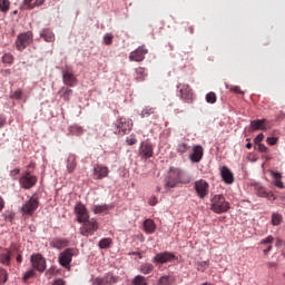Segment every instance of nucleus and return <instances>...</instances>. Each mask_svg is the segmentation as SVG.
Returning a JSON list of instances; mask_svg holds the SVG:
<instances>
[{
    "instance_id": "obj_41",
    "label": "nucleus",
    "mask_w": 285,
    "mask_h": 285,
    "mask_svg": "<svg viewBox=\"0 0 285 285\" xmlns=\"http://www.w3.org/2000/svg\"><path fill=\"white\" fill-rule=\"evenodd\" d=\"M104 279H105V285L117 284V276L107 275V276H104Z\"/></svg>"
},
{
    "instance_id": "obj_4",
    "label": "nucleus",
    "mask_w": 285,
    "mask_h": 285,
    "mask_svg": "<svg viewBox=\"0 0 285 285\" xmlns=\"http://www.w3.org/2000/svg\"><path fill=\"white\" fill-rule=\"evenodd\" d=\"M212 210L222 215V213H228L230 210V204L226 202L223 195H216L212 199Z\"/></svg>"
},
{
    "instance_id": "obj_45",
    "label": "nucleus",
    "mask_w": 285,
    "mask_h": 285,
    "mask_svg": "<svg viewBox=\"0 0 285 285\" xmlns=\"http://www.w3.org/2000/svg\"><path fill=\"white\" fill-rule=\"evenodd\" d=\"M55 275H57V268H55V267H51L50 269H48L46 272L47 279H52V277H55Z\"/></svg>"
},
{
    "instance_id": "obj_20",
    "label": "nucleus",
    "mask_w": 285,
    "mask_h": 285,
    "mask_svg": "<svg viewBox=\"0 0 285 285\" xmlns=\"http://www.w3.org/2000/svg\"><path fill=\"white\" fill-rule=\"evenodd\" d=\"M250 128L252 130H271L272 126L267 119H258L250 121Z\"/></svg>"
},
{
    "instance_id": "obj_26",
    "label": "nucleus",
    "mask_w": 285,
    "mask_h": 285,
    "mask_svg": "<svg viewBox=\"0 0 285 285\" xmlns=\"http://www.w3.org/2000/svg\"><path fill=\"white\" fill-rule=\"evenodd\" d=\"M144 228H145V233H147V235H153V233H155V230H157V225L155 224V220L146 219L144 222Z\"/></svg>"
},
{
    "instance_id": "obj_39",
    "label": "nucleus",
    "mask_w": 285,
    "mask_h": 285,
    "mask_svg": "<svg viewBox=\"0 0 285 285\" xmlns=\"http://www.w3.org/2000/svg\"><path fill=\"white\" fill-rule=\"evenodd\" d=\"M141 117H150V115H155V108L153 107H145L141 111Z\"/></svg>"
},
{
    "instance_id": "obj_64",
    "label": "nucleus",
    "mask_w": 285,
    "mask_h": 285,
    "mask_svg": "<svg viewBox=\"0 0 285 285\" xmlns=\"http://www.w3.org/2000/svg\"><path fill=\"white\" fill-rule=\"evenodd\" d=\"M272 250H273V245H268V247L265 248V249L263 250V253H264V255H268V253L272 252Z\"/></svg>"
},
{
    "instance_id": "obj_25",
    "label": "nucleus",
    "mask_w": 285,
    "mask_h": 285,
    "mask_svg": "<svg viewBox=\"0 0 285 285\" xmlns=\"http://www.w3.org/2000/svg\"><path fill=\"white\" fill-rule=\"evenodd\" d=\"M136 72V81L141 82L146 81V77H148V70L144 67H138L135 69Z\"/></svg>"
},
{
    "instance_id": "obj_23",
    "label": "nucleus",
    "mask_w": 285,
    "mask_h": 285,
    "mask_svg": "<svg viewBox=\"0 0 285 285\" xmlns=\"http://www.w3.org/2000/svg\"><path fill=\"white\" fill-rule=\"evenodd\" d=\"M68 244H70V242L67 238H53L50 243V246L61 250V248L68 247Z\"/></svg>"
},
{
    "instance_id": "obj_62",
    "label": "nucleus",
    "mask_w": 285,
    "mask_h": 285,
    "mask_svg": "<svg viewBox=\"0 0 285 285\" xmlns=\"http://www.w3.org/2000/svg\"><path fill=\"white\" fill-rule=\"evenodd\" d=\"M3 208H6V200L3 197H0V213L3 210Z\"/></svg>"
},
{
    "instance_id": "obj_10",
    "label": "nucleus",
    "mask_w": 285,
    "mask_h": 285,
    "mask_svg": "<svg viewBox=\"0 0 285 285\" xmlns=\"http://www.w3.org/2000/svg\"><path fill=\"white\" fill-rule=\"evenodd\" d=\"M75 215L79 224H83V222H87V219H90V214H88V209L86 208V205L81 203L76 204Z\"/></svg>"
},
{
    "instance_id": "obj_38",
    "label": "nucleus",
    "mask_w": 285,
    "mask_h": 285,
    "mask_svg": "<svg viewBox=\"0 0 285 285\" xmlns=\"http://www.w3.org/2000/svg\"><path fill=\"white\" fill-rule=\"evenodd\" d=\"M134 285H148V283H146V277L141 276V275H137L134 281H132Z\"/></svg>"
},
{
    "instance_id": "obj_46",
    "label": "nucleus",
    "mask_w": 285,
    "mask_h": 285,
    "mask_svg": "<svg viewBox=\"0 0 285 285\" xmlns=\"http://www.w3.org/2000/svg\"><path fill=\"white\" fill-rule=\"evenodd\" d=\"M23 97V91L18 89L10 95V99H21Z\"/></svg>"
},
{
    "instance_id": "obj_58",
    "label": "nucleus",
    "mask_w": 285,
    "mask_h": 285,
    "mask_svg": "<svg viewBox=\"0 0 285 285\" xmlns=\"http://www.w3.org/2000/svg\"><path fill=\"white\" fill-rule=\"evenodd\" d=\"M157 203H158V200H157L156 196H151L149 198V206H157Z\"/></svg>"
},
{
    "instance_id": "obj_13",
    "label": "nucleus",
    "mask_w": 285,
    "mask_h": 285,
    "mask_svg": "<svg viewBox=\"0 0 285 285\" xmlns=\"http://www.w3.org/2000/svg\"><path fill=\"white\" fill-rule=\"evenodd\" d=\"M177 259V256L170 252H163L156 254L153 258L154 264H168V262H173Z\"/></svg>"
},
{
    "instance_id": "obj_59",
    "label": "nucleus",
    "mask_w": 285,
    "mask_h": 285,
    "mask_svg": "<svg viewBox=\"0 0 285 285\" xmlns=\"http://www.w3.org/2000/svg\"><path fill=\"white\" fill-rule=\"evenodd\" d=\"M51 285H66V281L63 278L55 279Z\"/></svg>"
},
{
    "instance_id": "obj_42",
    "label": "nucleus",
    "mask_w": 285,
    "mask_h": 285,
    "mask_svg": "<svg viewBox=\"0 0 285 285\" xmlns=\"http://www.w3.org/2000/svg\"><path fill=\"white\" fill-rule=\"evenodd\" d=\"M8 282V272L0 267V284H6Z\"/></svg>"
},
{
    "instance_id": "obj_22",
    "label": "nucleus",
    "mask_w": 285,
    "mask_h": 285,
    "mask_svg": "<svg viewBox=\"0 0 285 285\" xmlns=\"http://www.w3.org/2000/svg\"><path fill=\"white\" fill-rule=\"evenodd\" d=\"M67 173H69V175H72V173H75V170H77V155L75 154H69L67 157Z\"/></svg>"
},
{
    "instance_id": "obj_3",
    "label": "nucleus",
    "mask_w": 285,
    "mask_h": 285,
    "mask_svg": "<svg viewBox=\"0 0 285 285\" xmlns=\"http://www.w3.org/2000/svg\"><path fill=\"white\" fill-rule=\"evenodd\" d=\"M132 130V119L121 117L117 119L114 124L115 135H128Z\"/></svg>"
},
{
    "instance_id": "obj_15",
    "label": "nucleus",
    "mask_w": 285,
    "mask_h": 285,
    "mask_svg": "<svg viewBox=\"0 0 285 285\" xmlns=\"http://www.w3.org/2000/svg\"><path fill=\"white\" fill-rule=\"evenodd\" d=\"M191 150L189 155L190 161H193V164H199V161L204 159V147H202V145H194Z\"/></svg>"
},
{
    "instance_id": "obj_53",
    "label": "nucleus",
    "mask_w": 285,
    "mask_h": 285,
    "mask_svg": "<svg viewBox=\"0 0 285 285\" xmlns=\"http://www.w3.org/2000/svg\"><path fill=\"white\" fill-rule=\"evenodd\" d=\"M256 146H257L258 153H268V147H266V145L261 142V144H258Z\"/></svg>"
},
{
    "instance_id": "obj_36",
    "label": "nucleus",
    "mask_w": 285,
    "mask_h": 285,
    "mask_svg": "<svg viewBox=\"0 0 285 285\" xmlns=\"http://www.w3.org/2000/svg\"><path fill=\"white\" fill-rule=\"evenodd\" d=\"M22 9L23 10H35V0H23Z\"/></svg>"
},
{
    "instance_id": "obj_33",
    "label": "nucleus",
    "mask_w": 285,
    "mask_h": 285,
    "mask_svg": "<svg viewBox=\"0 0 285 285\" xmlns=\"http://www.w3.org/2000/svg\"><path fill=\"white\" fill-rule=\"evenodd\" d=\"M154 268H155V266H153V264L146 263L140 266V273H142V275H150V273H153Z\"/></svg>"
},
{
    "instance_id": "obj_7",
    "label": "nucleus",
    "mask_w": 285,
    "mask_h": 285,
    "mask_svg": "<svg viewBox=\"0 0 285 285\" xmlns=\"http://www.w3.org/2000/svg\"><path fill=\"white\" fill-rule=\"evenodd\" d=\"M75 248H66L62 253L59 254L58 262L60 266L70 271V264L72 263V257H75Z\"/></svg>"
},
{
    "instance_id": "obj_1",
    "label": "nucleus",
    "mask_w": 285,
    "mask_h": 285,
    "mask_svg": "<svg viewBox=\"0 0 285 285\" xmlns=\"http://www.w3.org/2000/svg\"><path fill=\"white\" fill-rule=\"evenodd\" d=\"M184 183V171L177 167H171L165 179V188H177L178 184Z\"/></svg>"
},
{
    "instance_id": "obj_8",
    "label": "nucleus",
    "mask_w": 285,
    "mask_h": 285,
    "mask_svg": "<svg viewBox=\"0 0 285 285\" xmlns=\"http://www.w3.org/2000/svg\"><path fill=\"white\" fill-rule=\"evenodd\" d=\"M14 253H18L17 246H11L10 248H0V264L3 266H11Z\"/></svg>"
},
{
    "instance_id": "obj_17",
    "label": "nucleus",
    "mask_w": 285,
    "mask_h": 285,
    "mask_svg": "<svg viewBox=\"0 0 285 285\" xmlns=\"http://www.w3.org/2000/svg\"><path fill=\"white\" fill-rule=\"evenodd\" d=\"M220 176L223 181L227 184V186L235 184V175L233 174V170H230V168L226 166L220 167Z\"/></svg>"
},
{
    "instance_id": "obj_63",
    "label": "nucleus",
    "mask_w": 285,
    "mask_h": 285,
    "mask_svg": "<svg viewBox=\"0 0 285 285\" xmlns=\"http://www.w3.org/2000/svg\"><path fill=\"white\" fill-rule=\"evenodd\" d=\"M6 126V117L0 116V128H3Z\"/></svg>"
},
{
    "instance_id": "obj_47",
    "label": "nucleus",
    "mask_w": 285,
    "mask_h": 285,
    "mask_svg": "<svg viewBox=\"0 0 285 285\" xmlns=\"http://www.w3.org/2000/svg\"><path fill=\"white\" fill-rule=\"evenodd\" d=\"M19 173H21V169L20 168H14L10 171V177L17 181V179H19Z\"/></svg>"
},
{
    "instance_id": "obj_37",
    "label": "nucleus",
    "mask_w": 285,
    "mask_h": 285,
    "mask_svg": "<svg viewBox=\"0 0 285 285\" xmlns=\"http://www.w3.org/2000/svg\"><path fill=\"white\" fill-rule=\"evenodd\" d=\"M10 10V0H0V11L8 12Z\"/></svg>"
},
{
    "instance_id": "obj_14",
    "label": "nucleus",
    "mask_w": 285,
    "mask_h": 285,
    "mask_svg": "<svg viewBox=\"0 0 285 285\" xmlns=\"http://www.w3.org/2000/svg\"><path fill=\"white\" fill-rule=\"evenodd\" d=\"M147 52L148 49H146V46H140L136 50L130 52L129 61L141 62L144 61V59H146Z\"/></svg>"
},
{
    "instance_id": "obj_44",
    "label": "nucleus",
    "mask_w": 285,
    "mask_h": 285,
    "mask_svg": "<svg viewBox=\"0 0 285 285\" xmlns=\"http://www.w3.org/2000/svg\"><path fill=\"white\" fill-rule=\"evenodd\" d=\"M177 153H179V155H184L185 153H188V144L186 142L179 144L177 147Z\"/></svg>"
},
{
    "instance_id": "obj_21",
    "label": "nucleus",
    "mask_w": 285,
    "mask_h": 285,
    "mask_svg": "<svg viewBox=\"0 0 285 285\" xmlns=\"http://www.w3.org/2000/svg\"><path fill=\"white\" fill-rule=\"evenodd\" d=\"M62 81L65 86H69L70 88H75V86H77V77H75V73L70 71H63Z\"/></svg>"
},
{
    "instance_id": "obj_5",
    "label": "nucleus",
    "mask_w": 285,
    "mask_h": 285,
    "mask_svg": "<svg viewBox=\"0 0 285 285\" xmlns=\"http://www.w3.org/2000/svg\"><path fill=\"white\" fill-rule=\"evenodd\" d=\"M33 39H35V36L32 31H27L18 35L16 39L17 50H19V52H23V50H26L27 47L32 43Z\"/></svg>"
},
{
    "instance_id": "obj_34",
    "label": "nucleus",
    "mask_w": 285,
    "mask_h": 285,
    "mask_svg": "<svg viewBox=\"0 0 285 285\" xmlns=\"http://www.w3.org/2000/svg\"><path fill=\"white\" fill-rule=\"evenodd\" d=\"M98 246L101 249L110 248V246H112V238L100 239V242L98 243Z\"/></svg>"
},
{
    "instance_id": "obj_49",
    "label": "nucleus",
    "mask_w": 285,
    "mask_h": 285,
    "mask_svg": "<svg viewBox=\"0 0 285 285\" xmlns=\"http://www.w3.org/2000/svg\"><path fill=\"white\" fill-rule=\"evenodd\" d=\"M31 277H35V269L26 272L22 279L23 282H28Z\"/></svg>"
},
{
    "instance_id": "obj_48",
    "label": "nucleus",
    "mask_w": 285,
    "mask_h": 285,
    "mask_svg": "<svg viewBox=\"0 0 285 285\" xmlns=\"http://www.w3.org/2000/svg\"><path fill=\"white\" fill-rule=\"evenodd\" d=\"M112 39H114L112 33L105 35L104 41L106 46H112Z\"/></svg>"
},
{
    "instance_id": "obj_40",
    "label": "nucleus",
    "mask_w": 285,
    "mask_h": 285,
    "mask_svg": "<svg viewBox=\"0 0 285 285\" xmlns=\"http://www.w3.org/2000/svg\"><path fill=\"white\" fill-rule=\"evenodd\" d=\"M206 101H207V104H216L217 102V95L213 91L208 92L206 95Z\"/></svg>"
},
{
    "instance_id": "obj_2",
    "label": "nucleus",
    "mask_w": 285,
    "mask_h": 285,
    "mask_svg": "<svg viewBox=\"0 0 285 285\" xmlns=\"http://www.w3.org/2000/svg\"><path fill=\"white\" fill-rule=\"evenodd\" d=\"M39 208V197L37 195H32L28 200L23 203L20 208V213L22 217H32L37 209Z\"/></svg>"
},
{
    "instance_id": "obj_27",
    "label": "nucleus",
    "mask_w": 285,
    "mask_h": 285,
    "mask_svg": "<svg viewBox=\"0 0 285 285\" xmlns=\"http://www.w3.org/2000/svg\"><path fill=\"white\" fill-rule=\"evenodd\" d=\"M40 37L47 41V43H52L55 41V32H52L50 29H43Z\"/></svg>"
},
{
    "instance_id": "obj_54",
    "label": "nucleus",
    "mask_w": 285,
    "mask_h": 285,
    "mask_svg": "<svg viewBox=\"0 0 285 285\" xmlns=\"http://www.w3.org/2000/svg\"><path fill=\"white\" fill-rule=\"evenodd\" d=\"M14 255H17L16 262L18 264H21V262H23V256H21V252H19V248H17V252H14Z\"/></svg>"
},
{
    "instance_id": "obj_60",
    "label": "nucleus",
    "mask_w": 285,
    "mask_h": 285,
    "mask_svg": "<svg viewBox=\"0 0 285 285\" xmlns=\"http://www.w3.org/2000/svg\"><path fill=\"white\" fill-rule=\"evenodd\" d=\"M46 3V0H36L33 2L35 8H39L40 6H43Z\"/></svg>"
},
{
    "instance_id": "obj_9",
    "label": "nucleus",
    "mask_w": 285,
    "mask_h": 285,
    "mask_svg": "<svg viewBox=\"0 0 285 285\" xmlns=\"http://www.w3.org/2000/svg\"><path fill=\"white\" fill-rule=\"evenodd\" d=\"M37 181H38L37 176L30 174V171H27L19 179V185H20V188H23L24 190H30V188H33V186H37Z\"/></svg>"
},
{
    "instance_id": "obj_57",
    "label": "nucleus",
    "mask_w": 285,
    "mask_h": 285,
    "mask_svg": "<svg viewBox=\"0 0 285 285\" xmlns=\"http://www.w3.org/2000/svg\"><path fill=\"white\" fill-rule=\"evenodd\" d=\"M262 141H264V134H259L258 136H256V138L254 139V142L256 145L262 144Z\"/></svg>"
},
{
    "instance_id": "obj_35",
    "label": "nucleus",
    "mask_w": 285,
    "mask_h": 285,
    "mask_svg": "<svg viewBox=\"0 0 285 285\" xmlns=\"http://www.w3.org/2000/svg\"><path fill=\"white\" fill-rule=\"evenodd\" d=\"M2 63H7L8 66H12V63H14V56H12V53H4L2 56Z\"/></svg>"
},
{
    "instance_id": "obj_30",
    "label": "nucleus",
    "mask_w": 285,
    "mask_h": 285,
    "mask_svg": "<svg viewBox=\"0 0 285 285\" xmlns=\"http://www.w3.org/2000/svg\"><path fill=\"white\" fill-rule=\"evenodd\" d=\"M258 197H265L266 199H275V195L272 191H266V188L258 187L257 188Z\"/></svg>"
},
{
    "instance_id": "obj_50",
    "label": "nucleus",
    "mask_w": 285,
    "mask_h": 285,
    "mask_svg": "<svg viewBox=\"0 0 285 285\" xmlns=\"http://www.w3.org/2000/svg\"><path fill=\"white\" fill-rule=\"evenodd\" d=\"M92 285H106V281L104 277H96L92 279Z\"/></svg>"
},
{
    "instance_id": "obj_18",
    "label": "nucleus",
    "mask_w": 285,
    "mask_h": 285,
    "mask_svg": "<svg viewBox=\"0 0 285 285\" xmlns=\"http://www.w3.org/2000/svg\"><path fill=\"white\" fill-rule=\"evenodd\" d=\"M139 155L142 157V159H150L154 155V147L153 144L148 141H144L140 145Z\"/></svg>"
},
{
    "instance_id": "obj_19",
    "label": "nucleus",
    "mask_w": 285,
    "mask_h": 285,
    "mask_svg": "<svg viewBox=\"0 0 285 285\" xmlns=\"http://www.w3.org/2000/svg\"><path fill=\"white\" fill-rule=\"evenodd\" d=\"M110 174V169L104 165H95L94 166V179H106Z\"/></svg>"
},
{
    "instance_id": "obj_12",
    "label": "nucleus",
    "mask_w": 285,
    "mask_h": 285,
    "mask_svg": "<svg viewBox=\"0 0 285 285\" xmlns=\"http://www.w3.org/2000/svg\"><path fill=\"white\" fill-rule=\"evenodd\" d=\"M194 188L199 197V199H204L205 197H208L209 188L210 186L208 183L204 179L195 181Z\"/></svg>"
},
{
    "instance_id": "obj_24",
    "label": "nucleus",
    "mask_w": 285,
    "mask_h": 285,
    "mask_svg": "<svg viewBox=\"0 0 285 285\" xmlns=\"http://www.w3.org/2000/svg\"><path fill=\"white\" fill-rule=\"evenodd\" d=\"M269 175L274 177V186L281 190H284L285 186L284 181H282V174L279 171L269 170Z\"/></svg>"
},
{
    "instance_id": "obj_61",
    "label": "nucleus",
    "mask_w": 285,
    "mask_h": 285,
    "mask_svg": "<svg viewBox=\"0 0 285 285\" xmlns=\"http://www.w3.org/2000/svg\"><path fill=\"white\" fill-rule=\"evenodd\" d=\"M126 142L128 144V146H135V144H137V140L135 138H127Z\"/></svg>"
},
{
    "instance_id": "obj_16",
    "label": "nucleus",
    "mask_w": 285,
    "mask_h": 285,
    "mask_svg": "<svg viewBox=\"0 0 285 285\" xmlns=\"http://www.w3.org/2000/svg\"><path fill=\"white\" fill-rule=\"evenodd\" d=\"M177 88L180 89V99L190 104V101H193V89H190V86L179 83L177 85Z\"/></svg>"
},
{
    "instance_id": "obj_11",
    "label": "nucleus",
    "mask_w": 285,
    "mask_h": 285,
    "mask_svg": "<svg viewBox=\"0 0 285 285\" xmlns=\"http://www.w3.org/2000/svg\"><path fill=\"white\" fill-rule=\"evenodd\" d=\"M33 271H38V273H43L46 271V258L41 254H33L30 258Z\"/></svg>"
},
{
    "instance_id": "obj_43",
    "label": "nucleus",
    "mask_w": 285,
    "mask_h": 285,
    "mask_svg": "<svg viewBox=\"0 0 285 285\" xmlns=\"http://www.w3.org/2000/svg\"><path fill=\"white\" fill-rule=\"evenodd\" d=\"M272 224L273 226H279V224H282V216L279 214H273Z\"/></svg>"
},
{
    "instance_id": "obj_6",
    "label": "nucleus",
    "mask_w": 285,
    "mask_h": 285,
    "mask_svg": "<svg viewBox=\"0 0 285 285\" xmlns=\"http://www.w3.org/2000/svg\"><path fill=\"white\" fill-rule=\"evenodd\" d=\"M99 230V223L95 218H87V220L82 222V226L80 227V235L83 237H90V235H95Z\"/></svg>"
},
{
    "instance_id": "obj_29",
    "label": "nucleus",
    "mask_w": 285,
    "mask_h": 285,
    "mask_svg": "<svg viewBox=\"0 0 285 285\" xmlns=\"http://www.w3.org/2000/svg\"><path fill=\"white\" fill-rule=\"evenodd\" d=\"M176 279L173 275H165L161 276L158 281V285H173L175 284Z\"/></svg>"
},
{
    "instance_id": "obj_28",
    "label": "nucleus",
    "mask_w": 285,
    "mask_h": 285,
    "mask_svg": "<svg viewBox=\"0 0 285 285\" xmlns=\"http://www.w3.org/2000/svg\"><path fill=\"white\" fill-rule=\"evenodd\" d=\"M112 208V205H95L92 212L95 215H101V213H108Z\"/></svg>"
},
{
    "instance_id": "obj_51",
    "label": "nucleus",
    "mask_w": 285,
    "mask_h": 285,
    "mask_svg": "<svg viewBox=\"0 0 285 285\" xmlns=\"http://www.w3.org/2000/svg\"><path fill=\"white\" fill-rule=\"evenodd\" d=\"M208 268V263L207 262H200L197 265V271H200V273H204Z\"/></svg>"
},
{
    "instance_id": "obj_55",
    "label": "nucleus",
    "mask_w": 285,
    "mask_h": 285,
    "mask_svg": "<svg viewBox=\"0 0 285 285\" xmlns=\"http://www.w3.org/2000/svg\"><path fill=\"white\" fill-rule=\"evenodd\" d=\"M275 242V238L273 236H267L265 239L261 240V244H273Z\"/></svg>"
},
{
    "instance_id": "obj_32",
    "label": "nucleus",
    "mask_w": 285,
    "mask_h": 285,
    "mask_svg": "<svg viewBox=\"0 0 285 285\" xmlns=\"http://www.w3.org/2000/svg\"><path fill=\"white\" fill-rule=\"evenodd\" d=\"M60 97H62L65 101H70V97H72V89L62 87L60 90Z\"/></svg>"
},
{
    "instance_id": "obj_52",
    "label": "nucleus",
    "mask_w": 285,
    "mask_h": 285,
    "mask_svg": "<svg viewBox=\"0 0 285 285\" xmlns=\"http://www.w3.org/2000/svg\"><path fill=\"white\" fill-rule=\"evenodd\" d=\"M229 90L232 92H235L236 95H244V91H242V88H239L238 86H232Z\"/></svg>"
},
{
    "instance_id": "obj_56",
    "label": "nucleus",
    "mask_w": 285,
    "mask_h": 285,
    "mask_svg": "<svg viewBox=\"0 0 285 285\" xmlns=\"http://www.w3.org/2000/svg\"><path fill=\"white\" fill-rule=\"evenodd\" d=\"M266 141H267L268 146H275V144H277V138L267 137Z\"/></svg>"
},
{
    "instance_id": "obj_31",
    "label": "nucleus",
    "mask_w": 285,
    "mask_h": 285,
    "mask_svg": "<svg viewBox=\"0 0 285 285\" xmlns=\"http://www.w3.org/2000/svg\"><path fill=\"white\" fill-rule=\"evenodd\" d=\"M68 130L71 135H76V137H81V135H83V127L78 125H71Z\"/></svg>"
}]
</instances>
